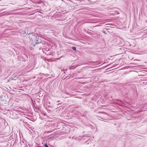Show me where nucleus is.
<instances>
[{
	"instance_id": "f257e3e1",
	"label": "nucleus",
	"mask_w": 147,
	"mask_h": 147,
	"mask_svg": "<svg viewBox=\"0 0 147 147\" xmlns=\"http://www.w3.org/2000/svg\"><path fill=\"white\" fill-rule=\"evenodd\" d=\"M29 40L34 42L37 45L42 42L41 39L37 34L33 33L32 35L27 36Z\"/></svg>"
},
{
	"instance_id": "f03ea898",
	"label": "nucleus",
	"mask_w": 147,
	"mask_h": 147,
	"mask_svg": "<svg viewBox=\"0 0 147 147\" xmlns=\"http://www.w3.org/2000/svg\"><path fill=\"white\" fill-rule=\"evenodd\" d=\"M31 29L30 27H27L25 29L24 33L26 34V36L24 35L26 38H28L27 36L30 35H32L33 33L31 32Z\"/></svg>"
},
{
	"instance_id": "7ed1b4c3",
	"label": "nucleus",
	"mask_w": 147,
	"mask_h": 147,
	"mask_svg": "<svg viewBox=\"0 0 147 147\" xmlns=\"http://www.w3.org/2000/svg\"><path fill=\"white\" fill-rule=\"evenodd\" d=\"M36 46H37V45L34 42L31 41L30 45V49L32 50L34 49Z\"/></svg>"
},
{
	"instance_id": "20e7f679",
	"label": "nucleus",
	"mask_w": 147,
	"mask_h": 147,
	"mask_svg": "<svg viewBox=\"0 0 147 147\" xmlns=\"http://www.w3.org/2000/svg\"><path fill=\"white\" fill-rule=\"evenodd\" d=\"M105 114H106V113L104 112H100L98 113L97 115H96V116L97 117L103 119L102 117H103V115Z\"/></svg>"
},
{
	"instance_id": "39448f33",
	"label": "nucleus",
	"mask_w": 147,
	"mask_h": 147,
	"mask_svg": "<svg viewBox=\"0 0 147 147\" xmlns=\"http://www.w3.org/2000/svg\"><path fill=\"white\" fill-rule=\"evenodd\" d=\"M45 50L47 51V52H48V51H49V48H45ZM43 51V53H45V54H46L47 55H50V53H48L47 52V53H46L43 50H42Z\"/></svg>"
},
{
	"instance_id": "423d86ee",
	"label": "nucleus",
	"mask_w": 147,
	"mask_h": 147,
	"mask_svg": "<svg viewBox=\"0 0 147 147\" xmlns=\"http://www.w3.org/2000/svg\"><path fill=\"white\" fill-rule=\"evenodd\" d=\"M72 48L74 51L76 50V47H72Z\"/></svg>"
},
{
	"instance_id": "0eeeda50",
	"label": "nucleus",
	"mask_w": 147,
	"mask_h": 147,
	"mask_svg": "<svg viewBox=\"0 0 147 147\" xmlns=\"http://www.w3.org/2000/svg\"><path fill=\"white\" fill-rule=\"evenodd\" d=\"M48 103H47V106L49 108L50 107V102H48Z\"/></svg>"
},
{
	"instance_id": "6e6552de",
	"label": "nucleus",
	"mask_w": 147,
	"mask_h": 147,
	"mask_svg": "<svg viewBox=\"0 0 147 147\" xmlns=\"http://www.w3.org/2000/svg\"><path fill=\"white\" fill-rule=\"evenodd\" d=\"M61 104H60V103L57 104V107H60L61 106Z\"/></svg>"
},
{
	"instance_id": "1a4fd4ad",
	"label": "nucleus",
	"mask_w": 147,
	"mask_h": 147,
	"mask_svg": "<svg viewBox=\"0 0 147 147\" xmlns=\"http://www.w3.org/2000/svg\"><path fill=\"white\" fill-rule=\"evenodd\" d=\"M44 146L45 147H49V146H48L47 143L45 144Z\"/></svg>"
},
{
	"instance_id": "9d476101",
	"label": "nucleus",
	"mask_w": 147,
	"mask_h": 147,
	"mask_svg": "<svg viewBox=\"0 0 147 147\" xmlns=\"http://www.w3.org/2000/svg\"><path fill=\"white\" fill-rule=\"evenodd\" d=\"M74 67V66H73L72 67H70L69 68V69H74L75 68V67H74V68H73V67Z\"/></svg>"
},
{
	"instance_id": "9b49d317",
	"label": "nucleus",
	"mask_w": 147,
	"mask_h": 147,
	"mask_svg": "<svg viewBox=\"0 0 147 147\" xmlns=\"http://www.w3.org/2000/svg\"><path fill=\"white\" fill-rule=\"evenodd\" d=\"M144 32L143 33H147V30H144Z\"/></svg>"
},
{
	"instance_id": "f8f14e48",
	"label": "nucleus",
	"mask_w": 147,
	"mask_h": 147,
	"mask_svg": "<svg viewBox=\"0 0 147 147\" xmlns=\"http://www.w3.org/2000/svg\"><path fill=\"white\" fill-rule=\"evenodd\" d=\"M10 79H11V80H16V79H14V78H13V77H11V78H10Z\"/></svg>"
},
{
	"instance_id": "ddd939ff",
	"label": "nucleus",
	"mask_w": 147,
	"mask_h": 147,
	"mask_svg": "<svg viewBox=\"0 0 147 147\" xmlns=\"http://www.w3.org/2000/svg\"><path fill=\"white\" fill-rule=\"evenodd\" d=\"M102 32L104 33L105 34H106V31L105 30H102Z\"/></svg>"
},
{
	"instance_id": "4468645a",
	"label": "nucleus",
	"mask_w": 147,
	"mask_h": 147,
	"mask_svg": "<svg viewBox=\"0 0 147 147\" xmlns=\"http://www.w3.org/2000/svg\"><path fill=\"white\" fill-rule=\"evenodd\" d=\"M86 33H88V34H90V32H89L88 31H87L86 32Z\"/></svg>"
},
{
	"instance_id": "2eb2a0df",
	"label": "nucleus",
	"mask_w": 147,
	"mask_h": 147,
	"mask_svg": "<svg viewBox=\"0 0 147 147\" xmlns=\"http://www.w3.org/2000/svg\"><path fill=\"white\" fill-rule=\"evenodd\" d=\"M84 30L86 32L87 31L86 30V29L85 28H84Z\"/></svg>"
},
{
	"instance_id": "dca6fc26",
	"label": "nucleus",
	"mask_w": 147,
	"mask_h": 147,
	"mask_svg": "<svg viewBox=\"0 0 147 147\" xmlns=\"http://www.w3.org/2000/svg\"><path fill=\"white\" fill-rule=\"evenodd\" d=\"M41 47H40L39 48V50H40L41 49Z\"/></svg>"
},
{
	"instance_id": "f3484780",
	"label": "nucleus",
	"mask_w": 147,
	"mask_h": 147,
	"mask_svg": "<svg viewBox=\"0 0 147 147\" xmlns=\"http://www.w3.org/2000/svg\"><path fill=\"white\" fill-rule=\"evenodd\" d=\"M9 82V80H8V81H7V82Z\"/></svg>"
},
{
	"instance_id": "a211bd4d",
	"label": "nucleus",
	"mask_w": 147,
	"mask_h": 147,
	"mask_svg": "<svg viewBox=\"0 0 147 147\" xmlns=\"http://www.w3.org/2000/svg\"><path fill=\"white\" fill-rule=\"evenodd\" d=\"M63 73H65V71H64Z\"/></svg>"
},
{
	"instance_id": "6ab92c4d",
	"label": "nucleus",
	"mask_w": 147,
	"mask_h": 147,
	"mask_svg": "<svg viewBox=\"0 0 147 147\" xmlns=\"http://www.w3.org/2000/svg\"><path fill=\"white\" fill-rule=\"evenodd\" d=\"M59 102V101H58L57 102Z\"/></svg>"
}]
</instances>
